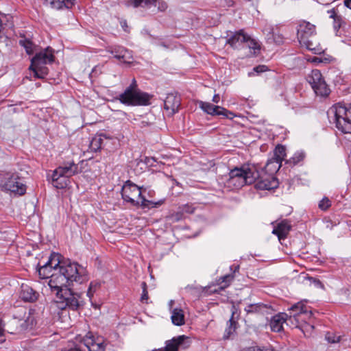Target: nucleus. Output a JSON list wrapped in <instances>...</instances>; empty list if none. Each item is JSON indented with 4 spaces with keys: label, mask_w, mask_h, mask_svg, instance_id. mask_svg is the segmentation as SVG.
<instances>
[{
    "label": "nucleus",
    "mask_w": 351,
    "mask_h": 351,
    "mask_svg": "<svg viewBox=\"0 0 351 351\" xmlns=\"http://www.w3.org/2000/svg\"><path fill=\"white\" fill-rule=\"evenodd\" d=\"M47 284L56 297L74 282L82 284L88 280V274L86 269L77 263L63 261L58 269H55L50 276Z\"/></svg>",
    "instance_id": "obj_1"
},
{
    "label": "nucleus",
    "mask_w": 351,
    "mask_h": 351,
    "mask_svg": "<svg viewBox=\"0 0 351 351\" xmlns=\"http://www.w3.org/2000/svg\"><path fill=\"white\" fill-rule=\"evenodd\" d=\"M289 313H280L274 315L270 321V328L274 332H280L283 324L291 328H302L312 317L311 307L306 305V300H302L288 309Z\"/></svg>",
    "instance_id": "obj_2"
},
{
    "label": "nucleus",
    "mask_w": 351,
    "mask_h": 351,
    "mask_svg": "<svg viewBox=\"0 0 351 351\" xmlns=\"http://www.w3.org/2000/svg\"><path fill=\"white\" fill-rule=\"evenodd\" d=\"M143 192V188L128 180L122 187L121 195L124 201L134 206H141L143 208H158L165 203V199L156 202L148 200L142 195Z\"/></svg>",
    "instance_id": "obj_3"
},
{
    "label": "nucleus",
    "mask_w": 351,
    "mask_h": 351,
    "mask_svg": "<svg viewBox=\"0 0 351 351\" xmlns=\"http://www.w3.org/2000/svg\"><path fill=\"white\" fill-rule=\"evenodd\" d=\"M83 162V160L79 163H75L73 160L64 161L53 171L51 176L53 185L57 189L65 188L69 182L70 177L82 172V168L79 165Z\"/></svg>",
    "instance_id": "obj_4"
},
{
    "label": "nucleus",
    "mask_w": 351,
    "mask_h": 351,
    "mask_svg": "<svg viewBox=\"0 0 351 351\" xmlns=\"http://www.w3.org/2000/svg\"><path fill=\"white\" fill-rule=\"evenodd\" d=\"M329 117H333L337 128L343 133H351V104L338 103L328 111Z\"/></svg>",
    "instance_id": "obj_5"
},
{
    "label": "nucleus",
    "mask_w": 351,
    "mask_h": 351,
    "mask_svg": "<svg viewBox=\"0 0 351 351\" xmlns=\"http://www.w3.org/2000/svg\"><path fill=\"white\" fill-rule=\"evenodd\" d=\"M54 60L53 49L50 47L36 53L31 60L29 69L34 73V77L39 79L45 78L48 74V68L45 66Z\"/></svg>",
    "instance_id": "obj_6"
},
{
    "label": "nucleus",
    "mask_w": 351,
    "mask_h": 351,
    "mask_svg": "<svg viewBox=\"0 0 351 351\" xmlns=\"http://www.w3.org/2000/svg\"><path fill=\"white\" fill-rule=\"evenodd\" d=\"M258 173L247 167L235 168L230 171L227 184L235 189L246 184H252L257 178Z\"/></svg>",
    "instance_id": "obj_7"
},
{
    "label": "nucleus",
    "mask_w": 351,
    "mask_h": 351,
    "mask_svg": "<svg viewBox=\"0 0 351 351\" xmlns=\"http://www.w3.org/2000/svg\"><path fill=\"white\" fill-rule=\"evenodd\" d=\"M0 189L19 195H23L26 191L25 185L20 181L19 173L14 171L0 172Z\"/></svg>",
    "instance_id": "obj_8"
},
{
    "label": "nucleus",
    "mask_w": 351,
    "mask_h": 351,
    "mask_svg": "<svg viewBox=\"0 0 351 351\" xmlns=\"http://www.w3.org/2000/svg\"><path fill=\"white\" fill-rule=\"evenodd\" d=\"M55 303L60 309L69 308L72 311H77L84 304L82 295L69 289H65L64 293L62 292L59 297H57Z\"/></svg>",
    "instance_id": "obj_9"
},
{
    "label": "nucleus",
    "mask_w": 351,
    "mask_h": 351,
    "mask_svg": "<svg viewBox=\"0 0 351 351\" xmlns=\"http://www.w3.org/2000/svg\"><path fill=\"white\" fill-rule=\"evenodd\" d=\"M150 98L149 94L132 88H126L119 96L120 102L127 106H147L149 104Z\"/></svg>",
    "instance_id": "obj_10"
},
{
    "label": "nucleus",
    "mask_w": 351,
    "mask_h": 351,
    "mask_svg": "<svg viewBox=\"0 0 351 351\" xmlns=\"http://www.w3.org/2000/svg\"><path fill=\"white\" fill-rule=\"evenodd\" d=\"M83 345H75L74 351H106L107 343L103 337L94 336L90 332L80 340Z\"/></svg>",
    "instance_id": "obj_11"
},
{
    "label": "nucleus",
    "mask_w": 351,
    "mask_h": 351,
    "mask_svg": "<svg viewBox=\"0 0 351 351\" xmlns=\"http://www.w3.org/2000/svg\"><path fill=\"white\" fill-rule=\"evenodd\" d=\"M62 262L60 261L59 254H51L48 261L38 269L39 276L41 278H49L50 275L55 272V269H58Z\"/></svg>",
    "instance_id": "obj_12"
},
{
    "label": "nucleus",
    "mask_w": 351,
    "mask_h": 351,
    "mask_svg": "<svg viewBox=\"0 0 351 351\" xmlns=\"http://www.w3.org/2000/svg\"><path fill=\"white\" fill-rule=\"evenodd\" d=\"M316 35L315 26L309 22L302 21L298 26L297 36L300 43H305L308 39Z\"/></svg>",
    "instance_id": "obj_13"
},
{
    "label": "nucleus",
    "mask_w": 351,
    "mask_h": 351,
    "mask_svg": "<svg viewBox=\"0 0 351 351\" xmlns=\"http://www.w3.org/2000/svg\"><path fill=\"white\" fill-rule=\"evenodd\" d=\"M189 338L185 335H180L167 341L164 351H178L179 348L185 350L190 346Z\"/></svg>",
    "instance_id": "obj_14"
},
{
    "label": "nucleus",
    "mask_w": 351,
    "mask_h": 351,
    "mask_svg": "<svg viewBox=\"0 0 351 351\" xmlns=\"http://www.w3.org/2000/svg\"><path fill=\"white\" fill-rule=\"evenodd\" d=\"M108 51L113 54L114 58L120 62L130 64L133 62L134 58L132 51L123 47H115L111 50H108Z\"/></svg>",
    "instance_id": "obj_15"
},
{
    "label": "nucleus",
    "mask_w": 351,
    "mask_h": 351,
    "mask_svg": "<svg viewBox=\"0 0 351 351\" xmlns=\"http://www.w3.org/2000/svg\"><path fill=\"white\" fill-rule=\"evenodd\" d=\"M180 106V97L177 94H168L165 101L164 107L170 114H174L178 112Z\"/></svg>",
    "instance_id": "obj_16"
},
{
    "label": "nucleus",
    "mask_w": 351,
    "mask_h": 351,
    "mask_svg": "<svg viewBox=\"0 0 351 351\" xmlns=\"http://www.w3.org/2000/svg\"><path fill=\"white\" fill-rule=\"evenodd\" d=\"M278 185L277 180L271 175H267L265 178L260 177L256 182V187L260 190H270L276 188Z\"/></svg>",
    "instance_id": "obj_17"
},
{
    "label": "nucleus",
    "mask_w": 351,
    "mask_h": 351,
    "mask_svg": "<svg viewBox=\"0 0 351 351\" xmlns=\"http://www.w3.org/2000/svg\"><path fill=\"white\" fill-rule=\"evenodd\" d=\"M247 39V34H245L243 30L232 34L226 40V43L234 49L239 48L243 43H245Z\"/></svg>",
    "instance_id": "obj_18"
},
{
    "label": "nucleus",
    "mask_w": 351,
    "mask_h": 351,
    "mask_svg": "<svg viewBox=\"0 0 351 351\" xmlns=\"http://www.w3.org/2000/svg\"><path fill=\"white\" fill-rule=\"evenodd\" d=\"M300 44L301 46L306 47L308 50L315 54H321L324 51V49L319 43L316 35L313 38L308 39L306 43Z\"/></svg>",
    "instance_id": "obj_19"
},
{
    "label": "nucleus",
    "mask_w": 351,
    "mask_h": 351,
    "mask_svg": "<svg viewBox=\"0 0 351 351\" xmlns=\"http://www.w3.org/2000/svg\"><path fill=\"white\" fill-rule=\"evenodd\" d=\"M21 297L24 301L34 302L38 298V293L27 284H22L21 287Z\"/></svg>",
    "instance_id": "obj_20"
},
{
    "label": "nucleus",
    "mask_w": 351,
    "mask_h": 351,
    "mask_svg": "<svg viewBox=\"0 0 351 351\" xmlns=\"http://www.w3.org/2000/svg\"><path fill=\"white\" fill-rule=\"evenodd\" d=\"M291 230V225L288 221L284 220L279 223L273 230L272 233L277 235L279 240L284 239Z\"/></svg>",
    "instance_id": "obj_21"
},
{
    "label": "nucleus",
    "mask_w": 351,
    "mask_h": 351,
    "mask_svg": "<svg viewBox=\"0 0 351 351\" xmlns=\"http://www.w3.org/2000/svg\"><path fill=\"white\" fill-rule=\"evenodd\" d=\"M199 107L204 112L213 116H220L221 110L223 111V107L215 106L209 102L200 101Z\"/></svg>",
    "instance_id": "obj_22"
},
{
    "label": "nucleus",
    "mask_w": 351,
    "mask_h": 351,
    "mask_svg": "<svg viewBox=\"0 0 351 351\" xmlns=\"http://www.w3.org/2000/svg\"><path fill=\"white\" fill-rule=\"evenodd\" d=\"M52 8L61 10L71 8L75 0H46Z\"/></svg>",
    "instance_id": "obj_23"
},
{
    "label": "nucleus",
    "mask_w": 351,
    "mask_h": 351,
    "mask_svg": "<svg viewBox=\"0 0 351 351\" xmlns=\"http://www.w3.org/2000/svg\"><path fill=\"white\" fill-rule=\"evenodd\" d=\"M171 319L176 326H182L185 323L184 311L181 308H173L171 311Z\"/></svg>",
    "instance_id": "obj_24"
},
{
    "label": "nucleus",
    "mask_w": 351,
    "mask_h": 351,
    "mask_svg": "<svg viewBox=\"0 0 351 351\" xmlns=\"http://www.w3.org/2000/svg\"><path fill=\"white\" fill-rule=\"evenodd\" d=\"M281 164L279 161L271 157L268 160L265 167V171L269 175L274 176V174L280 169Z\"/></svg>",
    "instance_id": "obj_25"
},
{
    "label": "nucleus",
    "mask_w": 351,
    "mask_h": 351,
    "mask_svg": "<svg viewBox=\"0 0 351 351\" xmlns=\"http://www.w3.org/2000/svg\"><path fill=\"white\" fill-rule=\"evenodd\" d=\"M312 88L317 95L321 97L328 96L330 91L324 80L318 84L314 85Z\"/></svg>",
    "instance_id": "obj_26"
},
{
    "label": "nucleus",
    "mask_w": 351,
    "mask_h": 351,
    "mask_svg": "<svg viewBox=\"0 0 351 351\" xmlns=\"http://www.w3.org/2000/svg\"><path fill=\"white\" fill-rule=\"evenodd\" d=\"M324 80L321 72L317 69L313 70L307 77V81L311 85V87L318 84Z\"/></svg>",
    "instance_id": "obj_27"
},
{
    "label": "nucleus",
    "mask_w": 351,
    "mask_h": 351,
    "mask_svg": "<svg viewBox=\"0 0 351 351\" xmlns=\"http://www.w3.org/2000/svg\"><path fill=\"white\" fill-rule=\"evenodd\" d=\"M286 156V148L283 145H278L274 150L273 158L282 163Z\"/></svg>",
    "instance_id": "obj_28"
},
{
    "label": "nucleus",
    "mask_w": 351,
    "mask_h": 351,
    "mask_svg": "<svg viewBox=\"0 0 351 351\" xmlns=\"http://www.w3.org/2000/svg\"><path fill=\"white\" fill-rule=\"evenodd\" d=\"M129 5H132L134 8H138L139 6H149L150 5H154L156 6V0H130L128 2Z\"/></svg>",
    "instance_id": "obj_29"
},
{
    "label": "nucleus",
    "mask_w": 351,
    "mask_h": 351,
    "mask_svg": "<svg viewBox=\"0 0 351 351\" xmlns=\"http://www.w3.org/2000/svg\"><path fill=\"white\" fill-rule=\"evenodd\" d=\"M234 313H232V317L229 319L228 322V327L225 330V334L223 337L225 339H228L230 336L235 332L237 328V322L233 320Z\"/></svg>",
    "instance_id": "obj_30"
},
{
    "label": "nucleus",
    "mask_w": 351,
    "mask_h": 351,
    "mask_svg": "<svg viewBox=\"0 0 351 351\" xmlns=\"http://www.w3.org/2000/svg\"><path fill=\"white\" fill-rule=\"evenodd\" d=\"M245 43H246L247 47L249 49L253 50L252 53L254 55H256L259 51H260V45L258 43L254 40V38H252L250 36L247 35V39H246V41H245Z\"/></svg>",
    "instance_id": "obj_31"
},
{
    "label": "nucleus",
    "mask_w": 351,
    "mask_h": 351,
    "mask_svg": "<svg viewBox=\"0 0 351 351\" xmlns=\"http://www.w3.org/2000/svg\"><path fill=\"white\" fill-rule=\"evenodd\" d=\"M304 152L302 151H298L296 152L291 158L287 160V163H289L291 165H295L298 164L300 162L302 161L304 159Z\"/></svg>",
    "instance_id": "obj_32"
},
{
    "label": "nucleus",
    "mask_w": 351,
    "mask_h": 351,
    "mask_svg": "<svg viewBox=\"0 0 351 351\" xmlns=\"http://www.w3.org/2000/svg\"><path fill=\"white\" fill-rule=\"evenodd\" d=\"M103 140L101 137L97 136L92 139L89 145L90 151L97 152L101 148Z\"/></svg>",
    "instance_id": "obj_33"
},
{
    "label": "nucleus",
    "mask_w": 351,
    "mask_h": 351,
    "mask_svg": "<svg viewBox=\"0 0 351 351\" xmlns=\"http://www.w3.org/2000/svg\"><path fill=\"white\" fill-rule=\"evenodd\" d=\"M19 44L23 46L28 54H32L34 51V45L32 41L27 39H23L19 40Z\"/></svg>",
    "instance_id": "obj_34"
},
{
    "label": "nucleus",
    "mask_w": 351,
    "mask_h": 351,
    "mask_svg": "<svg viewBox=\"0 0 351 351\" xmlns=\"http://www.w3.org/2000/svg\"><path fill=\"white\" fill-rule=\"evenodd\" d=\"M101 283L98 281H93L90 283L89 287L87 291V296L90 300L92 299L95 292L100 287Z\"/></svg>",
    "instance_id": "obj_35"
},
{
    "label": "nucleus",
    "mask_w": 351,
    "mask_h": 351,
    "mask_svg": "<svg viewBox=\"0 0 351 351\" xmlns=\"http://www.w3.org/2000/svg\"><path fill=\"white\" fill-rule=\"evenodd\" d=\"M262 308L261 304H250L245 308L247 313H254L258 312Z\"/></svg>",
    "instance_id": "obj_36"
},
{
    "label": "nucleus",
    "mask_w": 351,
    "mask_h": 351,
    "mask_svg": "<svg viewBox=\"0 0 351 351\" xmlns=\"http://www.w3.org/2000/svg\"><path fill=\"white\" fill-rule=\"evenodd\" d=\"M184 217V213H183V210H182L181 209L179 208V210H178L177 212L176 213H173L172 214H171L169 216V218L170 219V220H171L173 222H177V221H179L180 220L182 219Z\"/></svg>",
    "instance_id": "obj_37"
},
{
    "label": "nucleus",
    "mask_w": 351,
    "mask_h": 351,
    "mask_svg": "<svg viewBox=\"0 0 351 351\" xmlns=\"http://www.w3.org/2000/svg\"><path fill=\"white\" fill-rule=\"evenodd\" d=\"M141 287L143 289V292L141 296V301L143 303H147L149 297H148V292L147 290V285L146 282H143L141 283Z\"/></svg>",
    "instance_id": "obj_38"
},
{
    "label": "nucleus",
    "mask_w": 351,
    "mask_h": 351,
    "mask_svg": "<svg viewBox=\"0 0 351 351\" xmlns=\"http://www.w3.org/2000/svg\"><path fill=\"white\" fill-rule=\"evenodd\" d=\"M233 276L230 274L221 277L219 278L220 284L225 283L224 285L221 286V288L223 289L228 287L230 282L233 280Z\"/></svg>",
    "instance_id": "obj_39"
},
{
    "label": "nucleus",
    "mask_w": 351,
    "mask_h": 351,
    "mask_svg": "<svg viewBox=\"0 0 351 351\" xmlns=\"http://www.w3.org/2000/svg\"><path fill=\"white\" fill-rule=\"evenodd\" d=\"M331 205L330 201L327 197H324L319 203V208L322 210H327Z\"/></svg>",
    "instance_id": "obj_40"
},
{
    "label": "nucleus",
    "mask_w": 351,
    "mask_h": 351,
    "mask_svg": "<svg viewBox=\"0 0 351 351\" xmlns=\"http://www.w3.org/2000/svg\"><path fill=\"white\" fill-rule=\"evenodd\" d=\"M156 6L159 12H165L168 8L167 3L164 0H156Z\"/></svg>",
    "instance_id": "obj_41"
},
{
    "label": "nucleus",
    "mask_w": 351,
    "mask_h": 351,
    "mask_svg": "<svg viewBox=\"0 0 351 351\" xmlns=\"http://www.w3.org/2000/svg\"><path fill=\"white\" fill-rule=\"evenodd\" d=\"M325 338L329 343H332L339 342L340 341L339 336H336V335H333L332 333H330V332H328L326 335Z\"/></svg>",
    "instance_id": "obj_42"
},
{
    "label": "nucleus",
    "mask_w": 351,
    "mask_h": 351,
    "mask_svg": "<svg viewBox=\"0 0 351 351\" xmlns=\"http://www.w3.org/2000/svg\"><path fill=\"white\" fill-rule=\"evenodd\" d=\"M221 114H220V116L228 118L229 119H232L235 117V114L232 112L229 111L224 108L223 111L221 110Z\"/></svg>",
    "instance_id": "obj_43"
},
{
    "label": "nucleus",
    "mask_w": 351,
    "mask_h": 351,
    "mask_svg": "<svg viewBox=\"0 0 351 351\" xmlns=\"http://www.w3.org/2000/svg\"><path fill=\"white\" fill-rule=\"evenodd\" d=\"M263 32L267 34L269 38H273L274 40H275L274 30L271 26L266 25L263 29Z\"/></svg>",
    "instance_id": "obj_44"
},
{
    "label": "nucleus",
    "mask_w": 351,
    "mask_h": 351,
    "mask_svg": "<svg viewBox=\"0 0 351 351\" xmlns=\"http://www.w3.org/2000/svg\"><path fill=\"white\" fill-rule=\"evenodd\" d=\"M180 209L183 210V213L191 214L194 212V208L189 204H185L182 207H180Z\"/></svg>",
    "instance_id": "obj_45"
},
{
    "label": "nucleus",
    "mask_w": 351,
    "mask_h": 351,
    "mask_svg": "<svg viewBox=\"0 0 351 351\" xmlns=\"http://www.w3.org/2000/svg\"><path fill=\"white\" fill-rule=\"evenodd\" d=\"M5 341V330L4 325L1 320H0V343H2Z\"/></svg>",
    "instance_id": "obj_46"
},
{
    "label": "nucleus",
    "mask_w": 351,
    "mask_h": 351,
    "mask_svg": "<svg viewBox=\"0 0 351 351\" xmlns=\"http://www.w3.org/2000/svg\"><path fill=\"white\" fill-rule=\"evenodd\" d=\"M267 70V66L265 65H259L254 68V71L256 73H263Z\"/></svg>",
    "instance_id": "obj_47"
},
{
    "label": "nucleus",
    "mask_w": 351,
    "mask_h": 351,
    "mask_svg": "<svg viewBox=\"0 0 351 351\" xmlns=\"http://www.w3.org/2000/svg\"><path fill=\"white\" fill-rule=\"evenodd\" d=\"M308 279L310 281V282H313L316 286L322 287V284L320 282V280L315 279L313 277H308Z\"/></svg>",
    "instance_id": "obj_48"
},
{
    "label": "nucleus",
    "mask_w": 351,
    "mask_h": 351,
    "mask_svg": "<svg viewBox=\"0 0 351 351\" xmlns=\"http://www.w3.org/2000/svg\"><path fill=\"white\" fill-rule=\"evenodd\" d=\"M241 351H263L260 350L258 348L253 346V347H249L243 349Z\"/></svg>",
    "instance_id": "obj_49"
},
{
    "label": "nucleus",
    "mask_w": 351,
    "mask_h": 351,
    "mask_svg": "<svg viewBox=\"0 0 351 351\" xmlns=\"http://www.w3.org/2000/svg\"><path fill=\"white\" fill-rule=\"evenodd\" d=\"M128 88H132V90H139L137 87L135 79H133L132 84Z\"/></svg>",
    "instance_id": "obj_50"
},
{
    "label": "nucleus",
    "mask_w": 351,
    "mask_h": 351,
    "mask_svg": "<svg viewBox=\"0 0 351 351\" xmlns=\"http://www.w3.org/2000/svg\"><path fill=\"white\" fill-rule=\"evenodd\" d=\"M212 101L215 103V104H218L220 101V96L219 94H215L213 97V99Z\"/></svg>",
    "instance_id": "obj_51"
},
{
    "label": "nucleus",
    "mask_w": 351,
    "mask_h": 351,
    "mask_svg": "<svg viewBox=\"0 0 351 351\" xmlns=\"http://www.w3.org/2000/svg\"><path fill=\"white\" fill-rule=\"evenodd\" d=\"M121 25L122 27V28L125 31L127 32V28H128V25H127V22L125 21H121Z\"/></svg>",
    "instance_id": "obj_52"
},
{
    "label": "nucleus",
    "mask_w": 351,
    "mask_h": 351,
    "mask_svg": "<svg viewBox=\"0 0 351 351\" xmlns=\"http://www.w3.org/2000/svg\"><path fill=\"white\" fill-rule=\"evenodd\" d=\"M344 5L347 8L351 9V0H344Z\"/></svg>",
    "instance_id": "obj_53"
},
{
    "label": "nucleus",
    "mask_w": 351,
    "mask_h": 351,
    "mask_svg": "<svg viewBox=\"0 0 351 351\" xmlns=\"http://www.w3.org/2000/svg\"><path fill=\"white\" fill-rule=\"evenodd\" d=\"M141 128H145L149 125V123L145 121H142L139 124Z\"/></svg>",
    "instance_id": "obj_54"
},
{
    "label": "nucleus",
    "mask_w": 351,
    "mask_h": 351,
    "mask_svg": "<svg viewBox=\"0 0 351 351\" xmlns=\"http://www.w3.org/2000/svg\"><path fill=\"white\" fill-rule=\"evenodd\" d=\"M62 351H74V347L70 348H65L62 350Z\"/></svg>",
    "instance_id": "obj_55"
},
{
    "label": "nucleus",
    "mask_w": 351,
    "mask_h": 351,
    "mask_svg": "<svg viewBox=\"0 0 351 351\" xmlns=\"http://www.w3.org/2000/svg\"><path fill=\"white\" fill-rule=\"evenodd\" d=\"M312 62H320L321 60H319V58H314L313 60H312Z\"/></svg>",
    "instance_id": "obj_56"
},
{
    "label": "nucleus",
    "mask_w": 351,
    "mask_h": 351,
    "mask_svg": "<svg viewBox=\"0 0 351 351\" xmlns=\"http://www.w3.org/2000/svg\"><path fill=\"white\" fill-rule=\"evenodd\" d=\"M174 303V301L173 300H170L169 303V305L170 307H172L173 304Z\"/></svg>",
    "instance_id": "obj_57"
},
{
    "label": "nucleus",
    "mask_w": 351,
    "mask_h": 351,
    "mask_svg": "<svg viewBox=\"0 0 351 351\" xmlns=\"http://www.w3.org/2000/svg\"><path fill=\"white\" fill-rule=\"evenodd\" d=\"M1 28H2V21L0 19V32L1 31Z\"/></svg>",
    "instance_id": "obj_58"
},
{
    "label": "nucleus",
    "mask_w": 351,
    "mask_h": 351,
    "mask_svg": "<svg viewBox=\"0 0 351 351\" xmlns=\"http://www.w3.org/2000/svg\"><path fill=\"white\" fill-rule=\"evenodd\" d=\"M239 266H237V267H236L235 271H236V270H237V269H239Z\"/></svg>",
    "instance_id": "obj_59"
}]
</instances>
